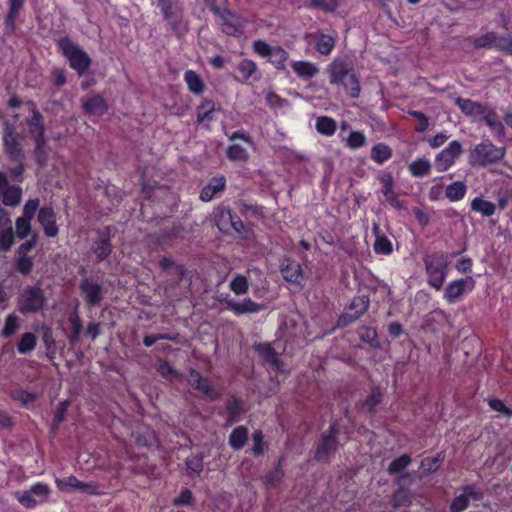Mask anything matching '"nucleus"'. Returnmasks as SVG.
<instances>
[{
    "mask_svg": "<svg viewBox=\"0 0 512 512\" xmlns=\"http://www.w3.org/2000/svg\"><path fill=\"white\" fill-rule=\"evenodd\" d=\"M423 264L427 284L436 291L441 290L449 273L448 255L441 251L427 253Z\"/></svg>",
    "mask_w": 512,
    "mask_h": 512,
    "instance_id": "nucleus-1",
    "label": "nucleus"
},
{
    "mask_svg": "<svg viewBox=\"0 0 512 512\" xmlns=\"http://www.w3.org/2000/svg\"><path fill=\"white\" fill-rule=\"evenodd\" d=\"M59 52L67 59L71 69L75 70L79 76H82L91 66L90 56L70 37H60L56 41Z\"/></svg>",
    "mask_w": 512,
    "mask_h": 512,
    "instance_id": "nucleus-2",
    "label": "nucleus"
},
{
    "mask_svg": "<svg viewBox=\"0 0 512 512\" xmlns=\"http://www.w3.org/2000/svg\"><path fill=\"white\" fill-rule=\"evenodd\" d=\"M47 305L45 291L38 284L25 286L18 294L16 307L23 315L42 312Z\"/></svg>",
    "mask_w": 512,
    "mask_h": 512,
    "instance_id": "nucleus-3",
    "label": "nucleus"
},
{
    "mask_svg": "<svg viewBox=\"0 0 512 512\" xmlns=\"http://www.w3.org/2000/svg\"><path fill=\"white\" fill-rule=\"evenodd\" d=\"M340 425L338 421L330 423L327 431L323 432L315 443L314 458L321 462L329 461L331 455L337 452L339 446L338 436Z\"/></svg>",
    "mask_w": 512,
    "mask_h": 512,
    "instance_id": "nucleus-4",
    "label": "nucleus"
},
{
    "mask_svg": "<svg viewBox=\"0 0 512 512\" xmlns=\"http://www.w3.org/2000/svg\"><path fill=\"white\" fill-rule=\"evenodd\" d=\"M505 153V148L498 147L490 141H483L471 150L469 162L472 166L485 167L501 161Z\"/></svg>",
    "mask_w": 512,
    "mask_h": 512,
    "instance_id": "nucleus-5",
    "label": "nucleus"
},
{
    "mask_svg": "<svg viewBox=\"0 0 512 512\" xmlns=\"http://www.w3.org/2000/svg\"><path fill=\"white\" fill-rule=\"evenodd\" d=\"M213 14L218 19L221 31L227 36L239 38L243 34L245 20L228 7L223 9L213 8Z\"/></svg>",
    "mask_w": 512,
    "mask_h": 512,
    "instance_id": "nucleus-6",
    "label": "nucleus"
},
{
    "mask_svg": "<svg viewBox=\"0 0 512 512\" xmlns=\"http://www.w3.org/2000/svg\"><path fill=\"white\" fill-rule=\"evenodd\" d=\"M370 298L368 295H356L345 307L344 311L338 317L337 326L347 327L359 320L369 309Z\"/></svg>",
    "mask_w": 512,
    "mask_h": 512,
    "instance_id": "nucleus-7",
    "label": "nucleus"
},
{
    "mask_svg": "<svg viewBox=\"0 0 512 512\" xmlns=\"http://www.w3.org/2000/svg\"><path fill=\"white\" fill-rule=\"evenodd\" d=\"M23 139V135L17 132L13 125L5 124L2 136L3 150L11 161H24Z\"/></svg>",
    "mask_w": 512,
    "mask_h": 512,
    "instance_id": "nucleus-8",
    "label": "nucleus"
},
{
    "mask_svg": "<svg viewBox=\"0 0 512 512\" xmlns=\"http://www.w3.org/2000/svg\"><path fill=\"white\" fill-rule=\"evenodd\" d=\"M329 74V82L331 85L337 84L338 82H342L343 78L349 79L348 87L352 93H356L357 85H356V73L354 68L343 60H333L328 68Z\"/></svg>",
    "mask_w": 512,
    "mask_h": 512,
    "instance_id": "nucleus-9",
    "label": "nucleus"
},
{
    "mask_svg": "<svg viewBox=\"0 0 512 512\" xmlns=\"http://www.w3.org/2000/svg\"><path fill=\"white\" fill-rule=\"evenodd\" d=\"M163 18L175 34H180L183 26V9L176 0H157Z\"/></svg>",
    "mask_w": 512,
    "mask_h": 512,
    "instance_id": "nucleus-10",
    "label": "nucleus"
},
{
    "mask_svg": "<svg viewBox=\"0 0 512 512\" xmlns=\"http://www.w3.org/2000/svg\"><path fill=\"white\" fill-rule=\"evenodd\" d=\"M463 146L458 140L451 141L447 147L436 154L434 167L438 172H446L455 165L456 160L462 155Z\"/></svg>",
    "mask_w": 512,
    "mask_h": 512,
    "instance_id": "nucleus-11",
    "label": "nucleus"
},
{
    "mask_svg": "<svg viewBox=\"0 0 512 512\" xmlns=\"http://www.w3.org/2000/svg\"><path fill=\"white\" fill-rule=\"evenodd\" d=\"M476 281L472 276L452 280L444 290V299L448 304L462 300L465 294L474 290Z\"/></svg>",
    "mask_w": 512,
    "mask_h": 512,
    "instance_id": "nucleus-12",
    "label": "nucleus"
},
{
    "mask_svg": "<svg viewBox=\"0 0 512 512\" xmlns=\"http://www.w3.org/2000/svg\"><path fill=\"white\" fill-rule=\"evenodd\" d=\"M186 381L192 389L201 393L206 400L213 402L219 399L220 393L218 390L212 385L211 381L203 377L198 370L191 368Z\"/></svg>",
    "mask_w": 512,
    "mask_h": 512,
    "instance_id": "nucleus-13",
    "label": "nucleus"
},
{
    "mask_svg": "<svg viewBox=\"0 0 512 512\" xmlns=\"http://www.w3.org/2000/svg\"><path fill=\"white\" fill-rule=\"evenodd\" d=\"M50 493L51 489L48 484L38 482L32 485L29 491L18 494L17 500L25 508L33 509L39 503L45 502Z\"/></svg>",
    "mask_w": 512,
    "mask_h": 512,
    "instance_id": "nucleus-14",
    "label": "nucleus"
},
{
    "mask_svg": "<svg viewBox=\"0 0 512 512\" xmlns=\"http://www.w3.org/2000/svg\"><path fill=\"white\" fill-rule=\"evenodd\" d=\"M483 497V492L475 484H467L462 487V493L451 501L449 510L463 512L470 506V500L480 501Z\"/></svg>",
    "mask_w": 512,
    "mask_h": 512,
    "instance_id": "nucleus-15",
    "label": "nucleus"
},
{
    "mask_svg": "<svg viewBox=\"0 0 512 512\" xmlns=\"http://www.w3.org/2000/svg\"><path fill=\"white\" fill-rule=\"evenodd\" d=\"M0 199L5 206L15 207L22 200V189L9 183L6 173L0 171Z\"/></svg>",
    "mask_w": 512,
    "mask_h": 512,
    "instance_id": "nucleus-16",
    "label": "nucleus"
},
{
    "mask_svg": "<svg viewBox=\"0 0 512 512\" xmlns=\"http://www.w3.org/2000/svg\"><path fill=\"white\" fill-rule=\"evenodd\" d=\"M79 289L89 308L100 306L103 299V286L101 284L85 277L81 280Z\"/></svg>",
    "mask_w": 512,
    "mask_h": 512,
    "instance_id": "nucleus-17",
    "label": "nucleus"
},
{
    "mask_svg": "<svg viewBox=\"0 0 512 512\" xmlns=\"http://www.w3.org/2000/svg\"><path fill=\"white\" fill-rule=\"evenodd\" d=\"M98 238L92 245V252L98 263L107 259L112 252L111 228L109 226L97 230Z\"/></svg>",
    "mask_w": 512,
    "mask_h": 512,
    "instance_id": "nucleus-18",
    "label": "nucleus"
},
{
    "mask_svg": "<svg viewBox=\"0 0 512 512\" xmlns=\"http://www.w3.org/2000/svg\"><path fill=\"white\" fill-rule=\"evenodd\" d=\"M227 179L224 175L218 174L209 179L208 183L201 189L199 199L209 202L226 190Z\"/></svg>",
    "mask_w": 512,
    "mask_h": 512,
    "instance_id": "nucleus-19",
    "label": "nucleus"
},
{
    "mask_svg": "<svg viewBox=\"0 0 512 512\" xmlns=\"http://www.w3.org/2000/svg\"><path fill=\"white\" fill-rule=\"evenodd\" d=\"M8 12L4 18V34L8 37L15 34L17 30V19L24 8L25 0H8Z\"/></svg>",
    "mask_w": 512,
    "mask_h": 512,
    "instance_id": "nucleus-20",
    "label": "nucleus"
},
{
    "mask_svg": "<svg viewBox=\"0 0 512 512\" xmlns=\"http://www.w3.org/2000/svg\"><path fill=\"white\" fill-rule=\"evenodd\" d=\"M253 349L264 364L273 366L276 371L282 370L283 362L271 343H255Z\"/></svg>",
    "mask_w": 512,
    "mask_h": 512,
    "instance_id": "nucleus-21",
    "label": "nucleus"
},
{
    "mask_svg": "<svg viewBox=\"0 0 512 512\" xmlns=\"http://www.w3.org/2000/svg\"><path fill=\"white\" fill-rule=\"evenodd\" d=\"M37 218L47 237L55 238L58 235L59 228L56 223V213L52 207L44 206L40 208Z\"/></svg>",
    "mask_w": 512,
    "mask_h": 512,
    "instance_id": "nucleus-22",
    "label": "nucleus"
},
{
    "mask_svg": "<svg viewBox=\"0 0 512 512\" xmlns=\"http://www.w3.org/2000/svg\"><path fill=\"white\" fill-rule=\"evenodd\" d=\"M380 183L382 185L381 192L387 203L398 211L403 210L405 206L394 190V179L391 173L384 174L380 179Z\"/></svg>",
    "mask_w": 512,
    "mask_h": 512,
    "instance_id": "nucleus-23",
    "label": "nucleus"
},
{
    "mask_svg": "<svg viewBox=\"0 0 512 512\" xmlns=\"http://www.w3.org/2000/svg\"><path fill=\"white\" fill-rule=\"evenodd\" d=\"M28 106L31 112V117L26 120V123L33 139L45 138V126L42 114L37 109V106L33 101H29Z\"/></svg>",
    "mask_w": 512,
    "mask_h": 512,
    "instance_id": "nucleus-24",
    "label": "nucleus"
},
{
    "mask_svg": "<svg viewBox=\"0 0 512 512\" xmlns=\"http://www.w3.org/2000/svg\"><path fill=\"white\" fill-rule=\"evenodd\" d=\"M56 485L61 491L80 490L89 494H97V485L94 483H85L74 475H70L65 479H56Z\"/></svg>",
    "mask_w": 512,
    "mask_h": 512,
    "instance_id": "nucleus-25",
    "label": "nucleus"
},
{
    "mask_svg": "<svg viewBox=\"0 0 512 512\" xmlns=\"http://www.w3.org/2000/svg\"><path fill=\"white\" fill-rule=\"evenodd\" d=\"M226 422L225 426H231L240 420V416L245 412L243 402L240 398L235 395H231L226 403Z\"/></svg>",
    "mask_w": 512,
    "mask_h": 512,
    "instance_id": "nucleus-26",
    "label": "nucleus"
},
{
    "mask_svg": "<svg viewBox=\"0 0 512 512\" xmlns=\"http://www.w3.org/2000/svg\"><path fill=\"white\" fill-rule=\"evenodd\" d=\"M108 109L109 107L106 100L100 94H96L82 101V110L87 115L102 116L107 113Z\"/></svg>",
    "mask_w": 512,
    "mask_h": 512,
    "instance_id": "nucleus-27",
    "label": "nucleus"
},
{
    "mask_svg": "<svg viewBox=\"0 0 512 512\" xmlns=\"http://www.w3.org/2000/svg\"><path fill=\"white\" fill-rule=\"evenodd\" d=\"M159 267L168 276L173 277L177 284L182 281L187 274L185 266L176 263L171 257H162L159 261Z\"/></svg>",
    "mask_w": 512,
    "mask_h": 512,
    "instance_id": "nucleus-28",
    "label": "nucleus"
},
{
    "mask_svg": "<svg viewBox=\"0 0 512 512\" xmlns=\"http://www.w3.org/2000/svg\"><path fill=\"white\" fill-rule=\"evenodd\" d=\"M311 37L314 38V48L320 55L328 56L334 50L336 44V36L318 31L311 34Z\"/></svg>",
    "mask_w": 512,
    "mask_h": 512,
    "instance_id": "nucleus-29",
    "label": "nucleus"
},
{
    "mask_svg": "<svg viewBox=\"0 0 512 512\" xmlns=\"http://www.w3.org/2000/svg\"><path fill=\"white\" fill-rule=\"evenodd\" d=\"M384 398L383 391L378 386H373L369 395L359 404V408L369 415L376 413L377 406L382 403Z\"/></svg>",
    "mask_w": 512,
    "mask_h": 512,
    "instance_id": "nucleus-30",
    "label": "nucleus"
},
{
    "mask_svg": "<svg viewBox=\"0 0 512 512\" xmlns=\"http://www.w3.org/2000/svg\"><path fill=\"white\" fill-rule=\"evenodd\" d=\"M456 106L463 114L469 117L481 116L485 112L486 104L471 99L458 97L455 100Z\"/></svg>",
    "mask_w": 512,
    "mask_h": 512,
    "instance_id": "nucleus-31",
    "label": "nucleus"
},
{
    "mask_svg": "<svg viewBox=\"0 0 512 512\" xmlns=\"http://www.w3.org/2000/svg\"><path fill=\"white\" fill-rule=\"evenodd\" d=\"M249 438V429L240 425L235 427L229 435V445L234 451L241 450L247 443Z\"/></svg>",
    "mask_w": 512,
    "mask_h": 512,
    "instance_id": "nucleus-32",
    "label": "nucleus"
},
{
    "mask_svg": "<svg viewBox=\"0 0 512 512\" xmlns=\"http://www.w3.org/2000/svg\"><path fill=\"white\" fill-rule=\"evenodd\" d=\"M184 82L188 90L194 95H201L205 90V83L201 76L194 70L188 69L184 72Z\"/></svg>",
    "mask_w": 512,
    "mask_h": 512,
    "instance_id": "nucleus-33",
    "label": "nucleus"
},
{
    "mask_svg": "<svg viewBox=\"0 0 512 512\" xmlns=\"http://www.w3.org/2000/svg\"><path fill=\"white\" fill-rule=\"evenodd\" d=\"M227 308L236 315H242L246 313L258 312L260 305L250 298L244 299L242 302H236L234 300L227 301Z\"/></svg>",
    "mask_w": 512,
    "mask_h": 512,
    "instance_id": "nucleus-34",
    "label": "nucleus"
},
{
    "mask_svg": "<svg viewBox=\"0 0 512 512\" xmlns=\"http://www.w3.org/2000/svg\"><path fill=\"white\" fill-rule=\"evenodd\" d=\"M281 274L287 282L299 284L303 280L301 265L296 261H289L281 268Z\"/></svg>",
    "mask_w": 512,
    "mask_h": 512,
    "instance_id": "nucleus-35",
    "label": "nucleus"
},
{
    "mask_svg": "<svg viewBox=\"0 0 512 512\" xmlns=\"http://www.w3.org/2000/svg\"><path fill=\"white\" fill-rule=\"evenodd\" d=\"M379 226H373V232L376 235V239L373 245L374 252L378 255H390L393 252V245L390 239L383 235L379 234Z\"/></svg>",
    "mask_w": 512,
    "mask_h": 512,
    "instance_id": "nucleus-36",
    "label": "nucleus"
},
{
    "mask_svg": "<svg viewBox=\"0 0 512 512\" xmlns=\"http://www.w3.org/2000/svg\"><path fill=\"white\" fill-rule=\"evenodd\" d=\"M257 64L251 59H242L237 65L239 76L235 80L239 83H246L257 72Z\"/></svg>",
    "mask_w": 512,
    "mask_h": 512,
    "instance_id": "nucleus-37",
    "label": "nucleus"
},
{
    "mask_svg": "<svg viewBox=\"0 0 512 512\" xmlns=\"http://www.w3.org/2000/svg\"><path fill=\"white\" fill-rule=\"evenodd\" d=\"M293 71L299 78L310 79L318 73V67L310 61H294L291 64Z\"/></svg>",
    "mask_w": 512,
    "mask_h": 512,
    "instance_id": "nucleus-38",
    "label": "nucleus"
},
{
    "mask_svg": "<svg viewBox=\"0 0 512 512\" xmlns=\"http://www.w3.org/2000/svg\"><path fill=\"white\" fill-rule=\"evenodd\" d=\"M339 5V0H304V7L324 13H334Z\"/></svg>",
    "mask_w": 512,
    "mask_h": 512,
    "instance_id": "nucleus-39",
    "label": "nucleus"
},
{
    "mask_svg": "<svg viewBox=\"0 0 512 512\" xmlns=\"http://www.w3.org/2000/svg\"><path fill=\"white\" fill-rule=\"evenodd\" d=\"M431 162L426 158H417L408 165L409 173L415 178H422L431 173Z\"/></svg>",
    "mask_w": 512,
    "mask_h": 512,
    "instance_id": "nucleus-40",
    "label": "nucleus"
},
{
    "mask_svg": "<svg viewBox=\"0 0 512 512\" xmlns=\"http://www.w3.org/2000/svg\"><path fill=\"white\" fill-rule=\"evenodd\" d=\"M238 207L239 213L245 218L253 217L259 220L265 218V208L262 205L239 200Z\"/></svg>",
    "mask_w": 512,
    "mask_h": 512,
    "instance_id": "nucleus-41",
    "label": "nucleus"
},
{
    "mask_svg": "<svg viewBox=\"0 0 512 512\" xmlns=\"http://www.w3.org/2000/svg\"><path fill=\"white\" fill-rule=\"evenodd\" d=\"M316 131L326 137H331L337 130V122L329 116H319L315 123Z\"/></svg>",
    "mask_w": 512,
    "mask_h": 512,
    "instance_id": "nucleus-42",
    "label": "nucleus"
},
{
    "mask_svg": "<svg viewBox=\"0 0 512 512\" xmlns=\"http://www.w3.org/2000/svg\"><path fill=\"white\" fill-rule=\"evenodd\" d=\"M392 155V149L387 144L380 142L372 147L370 158L375 163L382 165L388 160H390L392 158Z\"/></svg>",
    "mask_w": 512,
    "mask_h": 512,
    "instance_id": "nucleus-43",
    "label": "nucleus"
},
{
    "mask_svg": "<svg viewBox=\"0 0 512 512\" xmlns=\"http://www.w3.org/2000/svg\"><path fill=\"white\" fill-rule=\"evenodd\" d=\"M233 211L226 207H218L215 212V222L218 229L226 234H229V225L233 217Z\"/></svg>",
    "mask_w": 512,
    "mask_h": 512,
    "instance_id": "nucleus-44",
    "label": "nucleus"
},
{
    "mask_svg": "<svg viewBox=\"0 0 512 512\" xmlns=\"http://www.w3.org/2000/svg\"><path fill=\"white\" fill-rule=\"evenodd\" d=\"M288 59L289 53L284 48L281 46H274L267 60L277 70L284 71L286 69V62Z\"/></svg>",
    "mask_w": 512,
    "mask_h": 512,
    "instance_id": "nucleus-45",
    "label": "nucleus"
},
{
    "mask_svg": "<svg viewBox=\"0 0 512 512\" xmlns=\"http://www.w3.org/2000/svg\"><path fill=\"white\" fill-rule=\"evenodd\" d=\"M356 333L362 342L369 344L372 348H379L378 333L375 328L370 326H359Z\"/></svg>",
    "mask_w": 512,
    "mask_h": 512,
    "instance_id": "nucleus-46",
    "label": "nucleus"
},
{
    "mask_svg": "<svg viewBox=\"0 0 512 512\" xmlns=\"http://www.w3.org/2000/svg\"><path fill=\"white\" fill-rule=\"evenodd\" d=\"M467 192V187L462 181H455L445 188V197L451 202L462 200Z\"/></svg>",
    "mask_w": 512,
    "mask_h": 512,
    "instance_id": "nucleus-47",
    "label": "nucleus"
},
{
    "mask_svg": "<svg viewBox=\"0 0 512 512\" xmlns=\"http://www.w3.org/2000/svg\"><path fill=\"white\" fill-rule=\"evenodd\" d=\"M197 122L203 123L205 121L213 120V113L215 112V103L213 100L204 99L197 106Z\"/></svg>",
    "mask_w": 512,
    "mask_h": 512,
    "instance_id": "nucleus-48",
    "label": "nucleus"
},
{
    "mask_svg": "<svg viewBox=\"0 0 512 512\" xmlns=\"http://www.w3.org/2000/svg\"><path fill=\"white\" fill-rule=\"evenodd\" d=\"M495 209V204L484 198L476 197L471 201V210L481 213L485 217H491L495 213Z\"/></svg>",
    "mask_w": 512,
    "mask_h": 512,
    "instance_id": "nucleus-49",
    "label": "nucleus"
},
{
    "mask_svg": "<svg viewBox=\"0 0 512 512\" xmlns=\"http://www.w3.org/2000/svg\"><path fill=\"white\" fill-rule=\"evenodd\" d=\"M37 345V337L32 332H25L22 334L17 343V351L20 354H28L32 352Z\"/></svg>",
    "mask_w": 512,
    "mask_h": 512,
    "instance_id": "nucleus-50",
    "label": "nucleus"
},
{
    "mask_svg": "<svg viewBox=\"0 0 512 512\" xmlns=\"http://www.w3.org/2000/svg\"><path fill=\"white\" fill-rule=\"evenodd\" d=\"M344 141L347 148L357 150L367 144V137L363 131L352 130Z\"/></svg>",
    "mask_w": 512,
    "mask_h": 512,
    "instance_id": "nucleus-51",
    "label": "nucleus"
},
{
    "mask_svg": "<svg viewBox=\"0 0 512 512\" xmlns=\"http://www.w3.org/2000/svg\"><path fill=\"white\" fill-rule=\"evenodd\" d=\"M412 462V458L408 454H403L394 460L388 465L387 473L389 475H397L403 472Z\"/></svg>",
    "mask_w": 512,
    "mask_h": 512,
    "instance_id": "nucleus-52",
    "label": "nucleus"
},
{
    "mask_svg": "<svg viewBox=\"0 0 512 512\" xmlns=\"http://www.w3.org/2000/svg\"><path fill=\"white\" fill-rule=\"evenodd\" d=\"M68 321L71 325L72 331L68 336L71 344H76L80 340V335L83 329L82 320L77 312L70 314Z\"/></svg>",
    "mask_w": 512,
    "mask_h": 512,
    "instance_id": "nucleus-53",
    "label": "nucleus"
},
{
    "mask_svg": "<svg viewBox=\"0 0 512 512\" xmlns=\"http://www.w3.org/2000/svg\"><path fill=\"white\" fill-rule=\"evenodd\" d=\"M252 440L254 442V445L251 448L252 455L256 458L263 456L268 448V445L264 441V434L262 430H255L252 434Z\"/></svg>",
    "mask_w": 512,
    "mask_h": 512,
    "instance_id": "nucleus-54",
    "label": "nucleus"
},
{
    "mask_svg": "<svg viewBox=\"0 0 512 512\" xmlns=\"http://www.w3.org/2000/svg\"><path fill=\"white\" fill-rule=\"evenodd\" d=\"M185 464L189 477L198 476L203 471V456L200 454L192 455L186 459Z\"/></svg>",
    "mask_w": 512,
    "mask_h": 512,
    "instance_id": "nucleus-55",
    "label": "nucleus"
},
{
    "mask_svg": "<svg viewBox=\"0 0 512 512\" xmlns=\"http://www.w3.org/2000/svg\"><path fill=\"white\" fill-rule=\"evenodd\" d=\"M15 266L19 273L22 275H28L33 270V257L16 253Z\"/></svg>",
    "mask_w": 512,
    "mask_h": 512,
    "instance_id": "nucleus-56",
    "label": "nucleus"
},
{
    "mask_svg": "<svg viewBox=\"0 0 512 512\" xmlns=\"http://www.w3.org/2000/svg\"><path fill=\"white\" fill-rule=\"evenodd\" d=\"M443 460L444 455L442 453H438L434 457H426L421 461L420 468L427 473H434L438 470Z\"/></svg>",
    "mask_w": 512,
    "mask_h": 512,
    "instance_id": "nucleus-57",
    "label": "nucleus"
},
{
    "mask_svg": "<svg viewBox=\"0 0 512 512\" xmlns=\"http://www.w3.org/2000/svg\"><path fill=\"white\" fill-rule=\"evenodd\" d=\"M35 149H34V155L36 163L39 167H44L47 165L48 161V155L45 151V145H46V138L42 139H35Z\"/></svg>",
    "mask_w": 512,
    "mask_h": 512,
    "instance_id": "nucleus-58",
    "label": "nucleus"
},
{
    "mask_svg": "<svg viewBox=\"0 0 512 512\" xmlns=\"http://www.w3.org/2000/svg\"><path fill=\"white\" fill-rule=\"evenodd\" d=\"M195 504V497L192 491L188 488H183L179 495L172 500V505L175 507L193 506Z\"/></svg>",
    "mask_w": 512,
    "mask_h": 512,
    "instance_id": "nucleus-59",
    "label": "nucleus"
},
{
    "mask_svg": "<svg viewBox=\"0 0 512 512\" xmlns=\"http://www.w3.org/2000/svg\"><path fill=\"white\" fill-rule=\"evenodd\" d=\"M19 319L16 315L10 314L5 319L4 327L1 331V337L10 338L19 329Z\"/></svg>",
    "mask_w": 512,
    "mask_h": 512,
    "instance_id": "nucleus-60",
    "label": "nucleus"
},
{
    "mask_svg": "<svg viewBox=\"0 0 512 512\" xmlns=\"http://www.w3.org/2000/svg\"><path fill=\"white\" fill-rule=\"evenodd\" d=\"M226 156L231 161H247L249 157L246 149L238 144L229 146L226 151Z\"/></svg>",
    "mask_w": 512,
    "mask_h": 512,
    "instance_id": "nucleus-61",
    "label": "nucleus"
},
{
    "mask_svg": "<svg viewBox=\"0 0 512 512\" xmlns=\"http://www.w3.org/2000/svg\"><path fill=\"white\" fill-rule=\"evenodd\" d=\"M157 371L158 373L166 378V379H169V378H175V379H179L181 378V374L175 370L168 361L166 360H159L158 362V366H157Z\"/></svg>",
    "mask_w": 512,
    "mask_h": 512,
    "instance_id": "nucleus-62",
    "label": "nucleus"
},
{
    "mask_svg": "<svg viewBox=\"0 0 512 512\" xmlns=\"http://www.w3.org/2000/svg\"><path fill=\"white\" fill-rule=\"evenodd\" d=\"M496 35L495 32H487L475 38L473 45L475 48H494Z\"/></svg>",
    "mask_w": 512,
    "mask_h": 512,
    "instance_id": "nucleus-63",
    "label": "nucleus"
},
{
    "mask_svg": "<svg viewBox=\"0 0 512 512\" xmlns=\"http://www.w3.org/2000/svg\"><path fill=\"white\" fill-rule=\"evenodd\" d=\"M248 288H249V286H248L247 278L243 275H237L230 282V289L236 295H243V294L247 293Z\"/></svg>",
    "mask_w": 512,
    "mask_h": 512,
    "instance_id": "nucleus-64",
    "label": "nucleus"
}]
</instances>
